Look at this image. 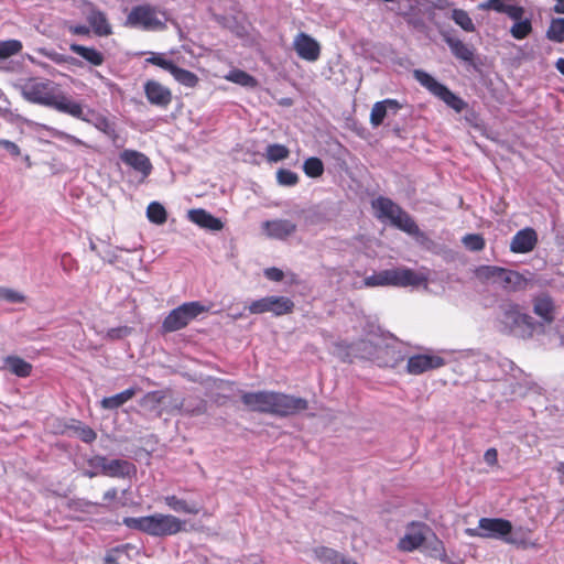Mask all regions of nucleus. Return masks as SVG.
<instances>
[{
  "instance_id": "nucleus-38",
  "label": "nucleus",
  "mask_w": 564,
  "mask_h": 564,
  "mask_svg": "<svg viewBox=\"0 0 564 564\" xmlns=\"http://www.w3.org/2000/svg\"><path fill=\"white\" fill-rule=\"evenodd\" d=\"M422 546L426 555L441 561L447 560V553L444 544L434 533L431 539L426 538Z\"/></svg>"
},
{
  "instance_id": "nucleus-17",
  "label": "nucleus",
  "mask_w": 564,
  "mask_h": 564,
  "mask_svg": "<svg viewBox=\"0 0 564 564\" xmlns=\"http://www.w3.org/2000/svg\"><path fill=\"white\" fill-rule=\"evenodd\" d=\"M539 241L536 231L531 227L518 230L510 241V251L513 253H529L534 250Z\"/></svg>"
},
{
  "instance_id": "nucleus-53",
  "label": "nucleus",
  "mask_w": 564,
  "mask_h": 564,
  "mask_svg": "<svg viewBox=\"0 0 564 564\" xmlns=\"http://www.w3.org/2000/svg\"><path fill=\"white\" fill-rule=\"evenodd\" d=\"M436 9H437V6L434 3L423 4L422 12L424 13L426 23L430 22V23L436 25L437 28H441V23L437 19Z\"/></svg>"
},
{
  "instance_id": "nucleus-52",
  "label": "nucleus",
  "mask_w": 564,
  "mask_h": 564,
  "mask_svg": "<svg viewBox=\"0 0 564 564\" xmlns=\"http://www.w3.org/2000/svg\"><path fill=\"white\" fill-rule=\"evenodd\" d=\"M502 269V267L497 265H484L479 269V273L485 279H492L494 281L498 282Z\"/></svg>"
},
{
  "instance_id": "nucleus-24",
  "label": "nucleus",
  "mask_w": 564,
  "mask_h": 564,
  "mask_svg": "<svg viewBox=\"0 0 564 564\" xmlns=\"http://www.w3.org/2000/svg\"><path fill=\"white\" fill-rule=\"evenodd\" d=\"M402 105L397 99L387 98L381 101H377L370 112V123L373 128H377L383 123L384 118L388 113L395 115Z\"/></svg>"
},
{
  "instance_id": "nucleus-20",
  "label": "nucleus",
  "mask_w": 564,
  "mask_h": 564,
  "mask_svg": "<svg viewBox=\"0 0 564 564\" xmlns=\"http://www.w3.org/2000/svg\"><path fill=\"white\" fill-rule=\"evenodd\" d=\"M144 94L151 105L160 108H167L172 101V93L170 88L163 86L156 80H148L144 84Z\"/></svg>"
},
{
  "instance_id": "nucleus-18",
  "label": "nucleus",
  "mask_w": 564,
  "mask_h": 564,
  "mask_svg": "<svg viewBox=\"0 0 564 564\" xmlns=\"http://www.w3.org/2000/svg\"><path fill=\"white\" fill-rule=\"evenodd\" d=\"M86 20L89 28L97 36H109L112 34L111 24L104 11L97 8L93 2H87Z\"/></svg>"
},
{
  "instance_id": "nucleus-62",
  "label": "nucleus",
  "mask_w": 564,
  "mask_h": 564,
  "mask_svg": "<svg viewBox=\"0 0 564 564\" xmlns=\"http://www.w3.org/2000/svg\"><path fill=\"white\" fill-rule=\"evenodd\" d=\"M45 55L54 63L56 64H62V63H65L67 62V59L69 57L63 55V54H59V53H56V52H50V53H45Z\"/></svg>"
},
{
  "instance_id": "nucleus-30",
  "label": "nucleus",
  "mask_w": 564,
  "mask_h": 564,
  "mask_svg": "<svg viewBox=\"0 0 564 564\" xmlns=\"http://www.w3.org/2000/svg\"><path fill=\"white\" fill-rule=\"evenodd\" d=\"M372 207L377 210V217L389 219L391 223L400 214L402 208L388 197L380 196L372 202Z\"/></svg>"
},
{
  "instance_id": "nucleus-44",
  "label": "nucleus",
  "mask_w": 564,
  "mask_h": 564,
  "mask_svg": "<svg viewBox=\"0 0 564 564\" xmlns=\"http://www.w3.org/2000/svg\"><path fill=\"white\" fill-rule=\"evenodd\" d=\"M324 163L319 158L311 156L306 159L303 163V171L306 176L316 178L323 175L324 173Z\"/></svg>"
},
{
  "instance_id": "nucleus-42",
  "label": "nucleus",
  "mask_w": 564,
  "mask_h": 564,
  "mask_svg": "<svg viewBox=\"0 0 564 564\" xmlns=\"http://www.w3.org/2000/svg\"><path fill=\"white\" fill-rule=\"evenodd\" d=\"M147 217L151 223L162 225L166 221L167 213L162 204L151 202L147 208Z\"/></svg>"
},
{
  "instance_id": "nucleus-19",
  "label": "nucleus",
  "mask_w": 564,
  "mask_h": 564,
  "mask_svg": "<svg viewBox=\"0 0 564 564\" xmlns=\"http://www.w3.org/2000/svg\"><path fill=\"white\" fill-rule=\"evenodd\" d=\"M264 234L276 240H285L296 231V224L289 219L265 220L261 225Z\"/></svg>"
},
{
  "instance_id": "nucleus-14",
  "label": "nucleus",
  "mask_w": 564,
  "mask_h": 564,
  "mask_svg": "<svg viewBox=\"0 0 564 564\" xmlns=\"http://www.w3.org/2000/svg\"><path fill=\"white\" fill-rule=\"evenodd\" d=\"M293 47L300 58L307 62H315L321 55L319 43L310 34L300 32L293 41Z\"/></svg>"
},
{
  "instance_id": "nucleus-61",
  "label": "nucleus",
  "mask_w": 564,
  "mask_h": 564,
  "mask_svg": "<svg viewBox=\"0 0 564 564\" xmlns=\"http://www.w3.org/2000/svg\"><path fill=\"white\" fill-rule=\"evenodd\" d=\"M484 458H485V462L488 464V465H495L497 464V460H498V453H497V449L496 448H488L486 452H485V455H484Z\"/></svg>"
},
{
  "instance_id": "nucleus-37",
  "label": "nucleus",
  "mask_w": 564,
  "mask_h": 564,
  "mask_svg": "<svg viewBox=\"0 0 564 564\" xmlns=\"http://www.w3.org/2000/svg\"><path fill=\"white\" fill-rule=\"evenodd\" d=\"M225 79L245 88L253 89L258 86V80L252 75L239 68L229 70Z\"/></svg>"
},
{
  "instance_id": "nucleus-45",
  "label": "nucleus",
  "mask_w": 564,
  "mask_h": 564,
  "mask_svg": "<svg viewBox=\"0 0 564 564\" xmlns=\"http://www.w3.org/2000/svg\"><path fill=\"white\" fill-rule=\"evenodd\" d=\"M290 150L280 143H271L265 149V156L269 162H279L288 159Z\"/></svg>"
},
{
  "instance_id": "nucleus-54",
  "label": "nucleus",
  "mask_w": 564,
  "mask_h": 564,
  "mask_svg": "<svg viewBox=\"0 0 564 564\" xmlns=\"http://www.w3.org/2000/svg\"><path fill=\"white\" fill-rule=\"evenodd\" d=\"M54 137L73 145L88 147V144L79 138L64 131H56Z\"/></svg>"
},
{
  "instance_id": "nucleus-1",
  "label": "nucleus",
  "mask_w": 564,
  "mask_h": 564,
  "mask_svg": "<svg viewBox=\"0 0 564 564\" xmlns=\"http://www.w3.org/2000/svg\"><path fill=\"white\" fill-rule=\"evenodd\" d=\"M240 400L249 411L279 417L293 416L308 409L306 399L272 390L240 391Z\"/></svg>"
},
{
  "instance_id": "nucleus-6",
  "label": "nucleus",
  "mask_w": 564,
  "mask_h": 564,
  "mask_svg": "<svg viewBox=\"0 0 564 564\" xmlns=\"http://www.w3.org/2000/svg\"><path fill=\"white\" fill-rule=\"evenodd\" d=\"M413 77L421 86L426 88L432 95L441 99L447 107L456 112H462L467 102L458 95L454 94L447 86L437 82L432 75L423 69H414Z\"/></svg>"
},
{
  "instance_id": "nucleus-3",
  "label": "nucleus",
  "mask_w": 564,
  "mask_h": 564,
  "mask_svg": "<svg viewBox=\"0 0 564 564\" xmlns=\"http://www.w3.org/2000/svg\"><path fill=\"white\" fill-rule=\"evenodd\" d=\"M426 282V276L415 272L406 267H399L392 269L381 270L373 274L366 276L364 285L367 288L375 286H420Z\"/></svg>"
},
{
  "instance_id": "nucleus-4",
  "label": "nucleus",
  "mask_w": 564,
  "mask_h": 564,
  "mask_svg": "<svg viewBox=\"0 0 564 564\" xmlns=\"http://www.w3.org/2000/svg\"><path fill=\"white\" fill-rule=\"evenodd\" d=\"M468 536L502 540L506 543L523 545L525 541L512 534V523L502 518H480L478 528H467Z\"/></svg>"
},
{
  "instance_id": "nucleus-33",
  "label": "nucleus",
  "mask_w": 564,
  "mask_h": 564,
  "mask_svg": "<svg viewBox=\"0 0 564 564\" xmlns=\"http://www.w3.org/2000/svg\"><path fill=\"white\" fill-rule=\"evenodd\" d=\"M137 387H130L117 394L105 397L100 401V405L105 410H116L131 400L138 392Z\"/></svg>"
},
{
  "instance_id": "nucleus-55",
  "label": "nucleus",
  "mask_w": 564,
  "mask_h": 564,
  "mask_svg": "<svg viewBox=\"0 0 564 564\" xmlns=\"http://www.w3.org/2000/svg\"><path fill=\"white\" fill-rule=\"evenodd\" d=\"M412 237L420 246L424 247L425 249L430 250L434 245V241L420 228H417V230L412 235Z\"/></svg>"
},
{
  "instance_id": "nucleus-23",
  "label": "nucleus",
  "mask_w": 564,
  "mask_h": 564,
  "mask_svg": "<svg viewBox=\"0 0 564 564\" xmlns=\"http://www.w3.org/2000/svg\"><path fill=\"white\" fill-rule=\"evenodd\" d=\"M533 313L542 318L543 324H551L555 319V303L545 292L536 294L533 300Z\"/></svg>"
},
{
  "instance_id": "nucleus-5",
  "label": "nucleus",
  "mask_w": 564,
  "mask_h": 564,
  "mask_svg": "<svg viewBox=\"0 0 564 564\" xmlns=\"http://www.w3.org/2000/svg\"><path fill=\"white\" fill-rule=\"evenodd\" d=\"M500 323L503 325V330L522 338L531 337L539 326L532 316L521 313L513 304L503 307Z\"/></svg>"
},
{
  "instance_id": "nucleus-39",
  "label": "nucleus",
  "mask_w": 564,
  "mask_h": 564,
  "mask_svg": "<svg viewBox=\"0 0 564 564\" xmlns=\"http://www.w3.org/2000/svg\"><path fill=\"white\" fill-rule=\"evenodd\" d=\"M170 74L174 77V79L185 86V87H195L198 83V77L196 74H194L191 70H187L185 68H182L174 64L173 68L171 69Z\"/></svg>"
},
{
  "instance_id": "nucleus-27",
  "label": "nucleus",
  "mask_w": 564,
  "mask_h": 564,
  "mask_svg": "<svg viewBox=\"0 0 564 564\" xmlns=\"http://www.w3.org/2000/svg\"><path fill=\"white\" fill-rule=\"evenodd\" d=\"M444 42L448 45L451 53L459 61L471 64L475 57V48L465 44L459 39L448 33H442Z\"/></svg>"
},
{
  "instance_id": "nucleus-26",
  "label": "nucleus",
  "mask_w": 564,
  "mask_h": 564,
  "mask_svg": "<svg viewBox=\"0 0 564 564\" xmlns=\"http://www.w3.org/2000/svg\"><path fill=\"white\" fill-rule=\"evenodd\" d=\"M187 218L193 224L210 231H219L224 228V224L219 218L203 208L188 210Z\"/></svg>"
},
{
  "instance_id": "nucleus-36",
  "label": "nucleus",
  "mask_w": 564,
  "mask_h": 564,
  "mask_svg": "<svg viewBox=\"0 0 564 564\" xmlns=\"http://www.w3.org/2000/svg\"><path fill=\"white\" fill-rule=\"evenodd\" d=\"M180 410L186 415H202L207 411V401L198 397H189L183 400Z\"/></svg>"
},
{
  "instance_id": "nucleus-43",
  "label": "nucleus",
  "mask_w": 564,
  "mask_h": 564,
  "mask_svg": "<svg viewBox=\"0 0 564 564\" xmlns=\"http://www.w3.org/2000/svg\"><path fill=\"white\" fill-rule=\"evenodd\" d=\"M546 37L555 43L564 42V18H555L551 20L546 31Z\"/></svg>"
},
{
  "instance_id": "nucleus-7",
  "label": "nucleus",
  "mask_w": 564,
  "mask_h": 564,
  "mask_svg": "<svg viewBox=\"0 0 564 564\" xmlns=\"http://www.w3.org/2000/svg\"><path fill=\"white\" fill-rule=\"evenodd\" d=\"M207 311L208 307L198 301L185 302L167 314L162 323V329L165 333L180 330Z\"/></svg>"
},
{
  "instance_id": "nucleus-25",
  "label": "nucleus",
  "mask_w": 564,
  "mask_h": 564,
  "mask_svg": "<svg viewBox=\"0 0 564 564\" xmlns=\"http://www.w3.org/2000/svg\"><path fill=\"white\" fill-rule=\"evenodd\" d=\"M478 9L484 11H496L507 14L511 20H518L524 14V8L513 4L510 0H487L478 4Z\"/></svg>"
},
{
  "instance_id": "nucleus-50",
  "label": "nucleus",
  "mask_w": 564,
  "mask_h": 564,
  "mask_svg": "<svg viewBox=\"0 0 564 564\" xmlns=\"http://www.w3.org/2000/svg\"><path fill=\"white\" fill-rule=\"evenodd\" d=\"M0 300L8 303H23L25 301V296L12 289L0 286Z\"/></svg>"
},
{
  "instance_id": "nucleus-16",
  "label": "nucleus",
  "mask_w": 564,
  "mask_h": 564,
  "mask_svg": "<svg viewBox=\"0 0 564 564\" xmlns=\"http://www.w3.org/2000/svg\"><path fill=\"white\" fill-rule=\"evenodd\" d=\"M51 108L79 120H83L87 109L79 101L73 99L61 89L56 93Z\"/></svg>"
},
{
  "instance_id": "nucleus-13",
  "label": "nucleus",
  "mask_w": 564,
  "mask_h": 564,
  "mask_svg": "<svg viewBox=\"0 0 564 564\" xmlns=\"http://www.w3.org/2000/svg\"><path fill=\"white\" fill-rule=\"evenodd\" d=\"M422 522H411L405 534L399 540L398 547L404 552H412L423 545L426 540L425 532L429 531Z\"/></svg>"
},
{
  "instance_id": "nucleus-31",
  "label": "nucleus",
  "mask_w": 564,
  "mask_h": 564,
  "mask_svg": "<svg viewBox=\"0 0 564 564\" xmlns=\"http://www.w3.org/2000/svg\"><path fill=\"white\" fill-rule=\"evenodd\" d=\"M3 368L19 378H28L32 373L33 366L19 356L9 355L3 358Z\"/></svg>"
},
{
  "instance_id": "nucleus-63",
  "label": "nucleus",
  "mask_w": 564,
  "mask_h": 564,
  "mask_svg": "<svg viewBox=\"0 0 564 564\" xmlns=\"http://www.w3.org/2000/svg\"><path fill=\"white\" fill-rule=\"evenodd\" d=\"M118 496V491L116 488H110L104 494V499L111 501L115 500Z\"/></svg>"
},
{
  "instance_id": "nucleus-21",
  "label": "nucleus",
  "mask_w": 564,
  "mask_h": 564,
  "mask_svg": "<svg viewBox=\"0 0 564 564\" xmlns=\"http://www.w3.org/2000/svg\"><path fill=\"white\" fill-rule=\"evenodd\" d=\"M82 121L94 126L97 130L106 134L113 142H116L119 137L115 122L110 121L108 117L94 109L87 108Z\"/></svg>"
},
{
  "instance_id": "nucleus-41",
  "label": "nucleus",
  "mask_w": 564,
  "mask_h": 564,
  "mask_svg": "<svg viewBox=\"0 0 564 564\" xmlns=\"http://www.w3.org/2000/svg\"><path fill=\"white\" fill-rule=\"evenodd\" d=\"M513 21L514 23L510 29V34L516 40H523L532 32V23L530 19H523L522 15L520 19Z\"/></svg>"
},
{
  "instance_id": "nucleus-11",
  "label": "nucleus",
  "mask_w": 564,
  "mask_h": 564,
  "mask_svg": "<svg viewBox=\"0 0 564 564\" xmlns=\"http://www.w3.org/2000/svg\"><path fill=\"white\" fill-rule=\"evenodd\" d=\"M89 467H100L101 474L109 477H129L135 473V466L126 459H108L106 456L96 455L87 459Z\"/></svg>"
},
{
  "instance_id": "nucleus-22",
  "label": "nucleus",
  "mask_w": 564,
  "mask_h": 564,
  "mask_svg": "<svg viewBox=\"0 0 564 564\" xmlns=\"http://www.w3.org/2000/svg\"><path fill=\"white\" fill-rule=\"evenodd\" d=\"M422 9L423 4L416 1L413 4H410L409 10H395L394 13L401 15L405 20L408 25L414 29L415 31L421 33H427L430 28L429 24L426 23Z\"/></svg>"
},
{
  "instance_id": "nucleus-32",
  "label": "nucleus",
  "mask_w": 564,
  "mask_h": 564,
  "mask_svg": "<svg viewBox=\"0 0 564 564\" xmlns=\"http://www.w3.org/2000/svg\"><path fill=\"white\" fill-rule=\"evenodd\" d=\"M500 285L508 291H519L525 289L528 280L518 271L510 269H502L499 276Z\"/></svg>"
},
{
  "instance_id": "nucleus-60",
  "label": "nucleus",
  "mask_w": 564,
  "mask_h": 564,
  "mask_svg": "<svg viewBox=\"0 0 564 564\" xmlns=\"http://www.w3.org/2000/svg\"><path fill=\"white\" fill-rule=\"evenodd\" d=\"M68 31L75 35H89L90 28L84 24H76L68 26Z\"/></svg>"
},
{
  "instance_id": "nucleus-2",
  "label": "nucleus",
  "mask_w": 564,
  "mask_h": 564,
  "mask_svg": "<svg viewBox=\"0 0 564 564\" xmlns=\"http://www.w3.org/2000/svg\"><path fill=\"white\" fill-rule=\"evenodd\" d=\"M122 524L154 538L175 535L186 531V520L170 513H153L143 517H124Z\"/></svg>"
},
{
  "instance_id": "nucleus-15",
  "label": "nucleus",
  "mask_w": 564,
  "mask_h": 564,
  "mask_svg": "<svg viewBox=\"0 0 564 564\" xmlns=\"http://www.w3.org/2000/svg\"><path fill=\"white\" fill-rule=\"evenodd\" d=\"M119 158L122 163L141 175V181H144L152 173L153 166L150 159L140 151L126 149L120 153Z\"/></svg>"
},
{
  "instance_id": "nucleus-47",
  "label": "nucleus",
  "mask_w": 564,
  "mask_h": 564,
  "mask_svg": "<svg viewBox=\"0 0 564 564\" xmlns=\"http://www.w3.org/2000/svg\"><path fill=\"white\" fill-rule=\"evenodd\" d=\"M452 19L466 32H473L475 30V25L468 13L462 9H454L452 12Z\"/></svg>"
},
{
  "instance_id": "nucleus-59",
  "label": "nucleus",
  "mask_w": 564,
  "mask_h": 564,
  "mask_svg": "<svg viewBox=\"0 0 564 564\" xmlns=\"http://www.w3.org/2000/svg\"><path fill=\"white\" fill-rule=\"evenodd\" d=\"M127 334H128V327H115V328L108 329L106 337L111 340H116V339L122 338Z\"/></svg>"
},
{
  "instance_id": "nucleus-34",
  "label": "nucleus",
  "mask_w": 564,
  "mask_h": 564,
  "mask_svg": "<svg viewBox=\"0 0 564 564\" xmlns=\"http://www.w3.org/2000/svg\"><path fill=\"white\" fill-rule=\"evenodd\" d=\"M69 50L94 66H100L105 62L104 54L94 47L73 43L69 45Z\"/></svg>"
},
{
  "instance_id": "nucleus-58",
  "label": "nucleus",
  "mask_w": 564,
  "mask_h": 564,
  "mask_svg": "<svg viewBox=\"0 0 564 564\" xmlns=\"http://www.w3.org/2000/svg\"><path fill=\"white\" fill-rule=\"evenodd\" d=\"M101 506L98 502H93L87 499H77L73 502V508L82 512H88L91 507Z\"/></svg>"
},
{
  "instance_id": "nucleus-64",
  "label": "nucleus",
  "mask_w": 564,
  "mask_h": 564,
  "mask_svg": "<svg viewBox=\"0 0 564 564\" xmlns=\"http://www.w3.org/2000/svg\"><path fill=\"white\" fill-rule=\"evenodd\" d=\"M554 12L564 14V0H556V3L554 6Z\"/></svg>"
},
{
  "instance_id": "nucleus-8",
  "label": "nucleus",
  "mask_w": 564,
  "mask_h": 564,
  "mask_svg": "<svg viewBox=\"0 0 564 564\" xmlns=\"http://www.w3.org/2000/svg\"><path fill=\"white\" fill-rule=\"evenodd\" d=\"M58 89L53 82L47 79L31 78L20 85L21 95L25 100L47 108H51Z\"/></svg>"
},
{
  "instance_id": "nucleus-57",
  "label": "nucleus",
  "mask_w": 564,
  "mask_h": 564,
  "mask_svg": "<svg viewBox=\"0 0 564 564\" xmlns=\"http://www.w3.org/2000/svg\"><path fill=\"white\" fill-rule=\"evenodd\" d=\"M263 274L268 280L274 282H280L284 278L283 271L275 267L264 269Z\"/></svg>"
},
{
  "instance_id": "nucleus-56",
  "label": "nucleus",
  "mask_w": 564,
  "mask_h": 564,
  "mask_svg": "<svg viewBox=\"0 0 564 564\" xmlns=\"http://www.w3.org/2000/svg\"><path fill=\"white\" fill-rule=\"evenodd\" d=\"M0 147H2L12 158H18L21 154L19 145L10 140L0 139Z\"/></svg>"
},
{
  "instance_id": "nucleus-12",
  "label": "nucleus",
  "mask_w": 564,
  "mask_h": 564,
  "mask_svg": "<svg viewBox=\"0 0 564 564\" xmlns=\"http://www.w3.org/2000/svg\"><path fill=\"white\" fill-rule=\"evenodd\" d=\"M445 365L444 358L437 355L417 354L408 359L406 372L419 376L424 372L438 369Z\"/></svg>"
},
{
  "instance_id": "nucleus-28",
  "label": "nucleus",
  "mask_w": 564,
  "mask_h": 564,
  "mask_svg": "<svg viewBox=\"0 0 564 564\" xmlns=\"http://www.w3.org/2000/svg\"><path fill=\"white\" fill-rule=\"evenodd\" d=\"M164 503L174 512L185 514H198L202 510V506L196 501H187L175 495H167L163 497Z\"/></svg>"
},
{
  "instance_id": "nucleus-9",
  "label": "nucleus",
  "mask_w": 564,
  "mask_h": 564,
  "mask_svg": "<svg viewBox=\"0 0 564 564\" xmlns=\"http://www.w3.org/2000/svg\"><path fill=\"white\" fill-rule=\"evenodd\" d=\"M126 25L143 31H163L166 28L165 22L158 18L156 9L150 4L133 7L127 17Z\"/></svg>"
},
{
  "instance_id": "nucleus-48",
  "label": "nucleus",
  "mask_w": 564,
  "mask_h": 564,
  "mask_svg": "<svg viewBox=\"0 0 564 564\" xmlns=\"http://www.w3.org/2000/svg\"><path fill=\"white\" fill-rule=\"evenodd\" d=\"M462 242L469 251H480L486 246L484 237L479 234H467L463 237Z\"/></svg>"
},
{
  "instance_id": "nucleus-29",
  "label": "nucleus",
  "mask_w": 564,
  "mask_h": 564,
  "mask_svg": "<svg viewBox=\"0 0 564 564\" xmlns=\"http://www.w3.org/2000/svg\"><path fill=\"white\" fill-rule=\"evenodd\" d=\"M313 553L315 558L323 564H357V562L327 546H316Z\"/></svg>"
},
{
  "instance_id": "nucleus-35",
  "label": "nucleus",
  "mask_w": 564,
  "mask_h": 564,
  "mask_svg": "<svg viewBox=\"0 0 564 564\" xmlns=\"http://www.w3.org/2000/svg\"><path fill=\"white\" fill-rule=\"evenodd\" d=\"M66 431H72L82 442L91 444L97 438V433L88 425L82 423L78 420H70L69 423L65 424Z\"/></svg>"
},
{
  "instance_id": "nucleus-10",
  "label": "nucleus",
  "mask_w": 564,
  "mask_h": 564,
  "mask_svg": "<svg viewBox=\"0 0 564 564\" xmlns=\"http://www.w3.org/2000/svg\"><path fill=\"white\" fill-rule=\"evenodd\" d=\"M294 303L286 296H264L253 300L247 306L250 314L272 313L274 316H282L293 312Z\"/></svg>"
},
{
  "instance_id": "nucleus-49",
  "label": "nucleus",
  "mask_w": 564,
  "mask_h": 564,
  "mask_svg": "<svg viewBox=\"0 0 564 564\" xmlns=\"http://www.w3.org/2000/svg\"><path fill=\"white\" fill-rule=\"evenodd\" d=\"M276 182L281 186H295L299 183V175L288 169H279L276 172Z\"/></svg>"
},
{
  "instance_id": "nucleus-46",
  "label": "nucleus",
  "mask_w": 564,
  "mask_h": 564,
  "mask_svg": "<svg viewBox=\"0 0 564 564\" xmlns=\"http://www.w3.org/2000/svg\"><path fill=\"white\" fill-rule=\"evenodd\" d=\"M23 48L22 42L19 40L0 41V61L19 54Z\"/></svg>"
},
{
  "instance_id": "nucleus-51",
  "label": "nucleus",
  "mask_w": 564,
  "mask_h": 564,
  "mask_svg": "<svg viewBox=\"0 0 564 564\" xmlns=\"http://www.w3.org/2000/svg\"><path fill=\"white\" fill-rule=\"evenodd\" d=\"M147 63L156 65L169 73L174 66L173 61L164 58L161 54L154 53L149 58H147Z\"/></svg>"
},
{
  "instance_id": "nucleus-40",
  "label": "nucleus",
  "mask_w": 564,
  "mask_h": 564,
  "mask_svg": "<svg viewBox=\"0 0 564 564\" xmlns=\"http://www.w3.org/2000/svg\"><path fill=\"white\" fill-rule=\"evenodd\" d=\"M391 224L410 236H412L419 228L414 219L403 209Z\"/></svg>"
}]
</instances>
